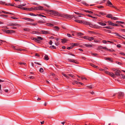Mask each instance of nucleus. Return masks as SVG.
I'll return each instance as SVG.
<instances>
[{
  "instance_id": "obj_38",
  "label": "nucleus",
  "mask_w": 125,
  "mask_h": 125,
  "mask_svg": "<svg viewBox=\"0 0 125 125\" xmlns=\"http://www.w3.org/2000/svg\"><path fill=\"white\" fill-rule=\"evenodd\" d=\"M87 16L89 17H91L92 18H94L95 19H97V17H93V16H92L90 15H87Z\"/></svg>"
},
{
  "instance_id": "obj_8",
  "label": "nucleus",
  "mask_w": 125,
  "mask_h": 125,
  "mask_svg": "<svg viewBox=\"0 0 125 125\" xmlns=\"http://www.w3.org/2000/svg\"><path fill=\"white\" fill-rule=\"evenodd\" d=\"M74 12L75 14L77 15H79L78 16L80 17H82L81 15H84L82 13H80L78 12Z\"/></svg>"
},
{
  "instance_id": "obj_48",
  "label": "nucleus",
  "mask_w": 125,
  "mask_h": 125,
  "mask_svg": "<svg viewBox=\"0 0 125 125\" xmlns=\"http://www.w3.org/2000/svg\"><path fill=\"white\" fill-rule=\"evenodd\" d=\"M1 84H0V93L1 94L2 93V91L1 90Z\"/></svg>"
},
{
  "instance_id": "obj_52",
  "label": "nucleus",
  "mask_w": 125,
  "mask_h": 125,
  "mask_svg": "<svg viewBox=\"0 0 125 125\" xmlns=\"http://www.w3.org/2000/svg\"><path fill=\"white\" fill-rule=\"evenodd\" d=\"M108 23H109V24L110 25H112L113 22H112L110 21H108L107 22Z\"/></svg>"
},
{
  "instance_id": "obj_4",
  "label": "nucleus",
  "mask_w": 125,
  "mask_h": 125,
  "mask_svg": "<svg viewBox=\"0 0 125 125\" xmlns=\"http://www.w3.org/2000/svg\"><path fill=\"white\" fill-rule=\"evenodd\" d=\"M42 39V38L40 37H37V38H34L33 39V40L35 41L38 42H39L40 40Z\"/></svg>"
},
{
  "instance_id": "obj_26",
  "label": "nucleus",
  "mask_w": 125,
  "mask_h": 125,
  "mask_svg": "<svg viewBox=\"0 0 125 125\" xmlns=\"http://www.w3.org/2000/svg\"><path fill=\"white\" fill-rule=\"evenodd\" d=\"M49 47L52 49H56V47L54 45L51 46Z\"/></svg>"
},
{
  "instance_id": "obj_5",
  "label": "nucleus",
  "mask_w": 125,
  "mask_h": 125,
  "mask_svg": "<svg viewBox=\"0 0 125 125\" xmlns=\"http://www.w3.org/2000/svg\"><path fill=\"white\" fill-rule=\"evenodd\" d=\"M68 60L70 62H72L74 63H76L77 64H79V62H78L73 59H68Z\"/></svg>"
},
{
  "instance_id": "obj_47",
  "label": "nucleus",
  "mask_w": 125,
  "mask_h": 125,
  "mask_svg": "<svg viewBox=\"0 0 125 125\" xmlns=\"http://www.w3.org/2000/svg\"><path fill=\"white\" fill-rule=\"evenodd\" d=\"M22 9L25 10H29V8H22Z\"/></svg>"
},
{
  "instance_id": "obj_20",
  "label": "nucleus",
  "mask_w": 125,
  "mask_h": 125,
  "mask_svg": "<svg viewBox=\"0 0 125 125\" xmlns=\"http://www.w3.org/2000/svg\"><path fill=\"white\" fill-rule=\"evenodd\" d=\"M103 28H106L108 29H113V27L109 26L104 27H103Z\"/></svg>"
},
{
  "instance_id": "obj_36",
  "label": "nucleus",
  "mask_w": 125,
  "mask_h": 125,
  "mask_svg": "<svg viewBox=\"0 0 125 125\" xmlns=\"http://www.w3.org/2000/svg\"><path fill=\"white\" fill-rule=\"evenodd\" d=\"M54 25L52 24L47 23V26L52 27Z\"/></svg>"
},
{
  "instance_id": "obj_33",
  "label": "nucleus",
  "mask_w": 125,
  "mask_h": 125,
  "mask_svg": "<svg viewBox=\"0 0 125 125\" xmlns=\"http://www.w3.org/2000/svg\"><path fill=\"white\" fill-rule=\"evenodd\" d=\"M106 60H108L109 61H111V62H113V61L111 60V58H107L106 59Z\"/></svg>"
},
{
  "instance_id": "obj_17",
  "label": "nucleus",
  "mask_w": 125,
  "mask_h": 125,
  "mask_svg": "<svg viewBox=\"0 0 125 125\" xmlns=\"http://www.w3.org/2000/svg\"><path fill=\"white\" fill-rule=\"evenodd\" d=\"M121 72V71L120 70V72H115V75H116L117 76H120V73Z\"/></svg>"
},
{
  "instance_id": "obj_7",
  "label": "nucleus",
  "mask_w": 125,
  "mask_h": 125,
  "mask_svg": "<svg viewBox=\"0 0 125 125\" xmlns=\"http://www.w3.org/2000/svg\"><path fill=\"white\" fill-rule=\"evenodd\" d=\"M36 33H42L43 34H47V31H41V32H37Z\"/></svg>"
},
{
  "instance_id": "obj_53",
  "label": "nucleus",
  "mask_w": 125,
  "mask_h": 125,
  "mask_svg": "<svg viewBox=\"0 0 125 125\" xmlns=\"http://www.w3.org/2000/svg\"><path fill=\"white\" fill-rule=\"evenodd\" d=\"M88 36H83V38H84V39H86L87 40V38H88Z\"/></svg>"
},
{
  "instance_id": "obj_46",
  "label": "nucleus",
  "mask_w": 125,
  "mask_h": 125,
  "mask_svg": "<svg viewBox=\"0 0 125 125\" xmlns=\"http://www.w3.org/2000/svg\"><path fill=\"white\" fill-rule=\"evenodd\" d=\"M15 31H14L12 30H10L9 33H13L15 32Z\"/></svg>"
},
{
  "instance_id": "obj_32",
  "label": "nucleus",
  "mask_w": 125,
  "mask_h": 125,
  "mask_svg": "<svg viewBox=\"0 0 125 125\" xmlns=\"http://www.w3.org/2000/svg\"><path fill=\"white\" fill-rule=\"evenodd\" d=\"M114 71H115V72H120V70L115 68H113L112 69Z\"/></svg>"
},
{
  "instance_id": "obj_3",
  "label": "nucleus",
  "mask_w": 125,
  "mask_h": 125,
  "mask_svg": "<svg viewBox=\"0 0 125 125\" xmlns=\"http://www.w3.org/2000/svg\"><path fill=\"white\" fill-rule=\"evenodd\" d=\"M118 97L119 98L121 99L123 97L124 95V93L121 92H119L118 93Z\"/></svg>"
},
{
  "instance_id": "obj_11",
  "label": "nucleus",
  "mask_w": 125,
  "mask_h": 125,
  "mask_svg": "<svg viewBox=\"0 0 125 125\" xmlns=\"http://www.w3.org/2000/svg\"><path fill=\"white\" fill-rule=\"evenodd\" d=\"M94 26L93 28L96 29H99L101 28V26H98V25L95 24H94Z\"/></svg>"
},
{
  "instance_id": "obj_41",
  "label": "nucleus",
  "mask_w": 125,
  "mask_h": 125,
  "mask_svg": "<svg viewBox=\"0 0 125 125\" xmlns=\"http://www.w3.org/2000/svg\"><path fill=\"white\" fill-rule=\"evenodd\" d=\"M71 45H72V46H73V47L74 46H76L77 44L76 43H72Z\"/></svg>"
},
{
  "instance_id": "obj_13",
  "label": "nucleus",
  "mask_w": 125,
  "mask_h": 125,
  "mask_svg": "<svg viewBox=\"0 0 125 125\" xmlns=\"http://www.w3.org/2000/svg\"><path fill=\"white\" fill-rule=\"evenodd\" d=\"M8 26H17L18 25L16 23H11L7 25Z\"/></svg>"
},
{
  "instance_id": "obj_42",
  "label": "nucleus",
  "mask_w": 125,
  "mask_h": 125,
  "mask_svg": "<svg viewBox=\"0 0 125 125\" xmlns=\"http://www.w3.org/2000/svg\"><path fill=\"white\" fill-rule=\"evenodd\" d=\"M94 42L96 43H98L100 42V41L99 40L95 39L94 40Z\"/></svg>"
},
{
  "instance_id": "obj_25",
  "label": "nucleus",
  "mask_w": 125,
  "mask_h": 125,
  "mask_svg": "<svg viewBox=\"0 0 125 125\" xmlns=\"http://www.w3.org/2000/svg\"><path fill=\"white\" fill-rule=\"evenodd\" d=\"M6 86H3V88L4 89V91L6 92H8L9 91V90L8 89H6Z\"/></svg>"
},
{
  "instance_id": "obj_51",
  "label": "nucleus",
  "mask_w": 125,
  "mask_h": 125,
  "mask_svg": "<svg viewBox=\"0 0 125 125\" xmlns=\"http://www.w3.org/2000/svg\"><path fill=\"white\" fill-rule=\"evenodd\" d=\"M15 50H17L18 51H22V50H24V51H25V49L24 50V49H16V48H15Z\"/></svg>"
},
{
  "instance_id": "obj_27",
  "label": "nucleus",
  "mask_w": 125,
  "mask_h": 125,
  "mask_svg": "<svg viewBox=\"0 0 125 125\" xmlns=\"http://www.w3.org/2000/svg\"><path fill=\"white\" fill-rule=\"evenodd\" d=\"M91 65L93 67L95 68H98V67L97 66H96L93 64H91Z\"/></svg>"
},
{
  "instance_id": "obj_9",
  "label": "nucleus",
  "mask_w": 125,
  "mask_h": 125,
  "mask_svg": "<svg viewBox=\"0 0 125 125\" xmlns=\"http://www.w3.org/2000/svg\"><path fill=\"white\" fill-rule=\"evenodd\" d=\"M74 21L76 22L80 23H83V21L79 20H75Z\"/></svg>"
},
{
  "instance_id": "obj_37",
  "label": "nucleus",
  "mask_w": 125,
  "mask_h": 125,
  "mask_svg": "<svg viewBox=\"0 0 125 125\" xmlns=\"http://www.w3.org/2000/svg\"><path fill=\"white\" fill-rule=\"evenodd\" d=\"M77 35L79 36H82L83 35V34L81 32L78 33H77Z\"/></svg>"
},
{
  "instance_id": "obj_57",
  "label": "nucleus",
  "mask_w": 125,
  "mask_h": 125,
  "mask_svg": "<svg viewBox=\"0 0 125 125\" xmlns=\"http://www.w3.org/2000/svg\"><path fill=\"white\" fill-rule=\"evenodd\" d=\"M19 63L21 65L23 64L24 65H25V64H26V63H25L24 62H19Z\"/></svg>"
},
{
  "instance_id": "obj_6",
  "label": "nucleus",
  "mask_w": 125,
  "mask_h": 125,
  "mask_svg": "<svg viewBox=\"0 0 125 125\" xmlns=\"http://www.w3.org/2000/svg\"><path fill=\"white\" fill-rule=\"evenodd\" d=\"M106 5L109 7H113V6L111 2L109 0L107 1Z\"/></svg>"
},
{
  "instance_id": "obj_19",
  "label": "nucleus",
  "mask_w": 125,
  "mask_h": 125,
  "mask_svg": "<svg viewBox=\"0 0 125 125\" xmlns=\"http://www.w3.org/2000/svg\"><path fill=\"white\" fill-rule=\"evenodd\" d=\"M82 4H83L85 6H89V5L86 3V2L84 1H83L82 2Z\"/></svg>"
},
{
  "instance_id": "obj_10",
  "label": "nucleus",
  "mask_w": 125,
  "mask_h": 125,
  "mask_svg": "<svg viewBox=\"0 0 125 125\" xmlns=\"http://www.w3.org/2000/svg\"><path fill=\"white\" fill-rule=\"evenodd\" d=\"M94 26L93 28L96 29H99L101 28V26H98V25L95 24H94Z\"/></svg>"
},
{
  "instance_id": "obj_31",
  "label": "nucleus",
  "mask_w": 125,
  "mask_h": 125,
  "mask_svg": "<svg viewBox=\"0 0 125 125\" xmlns=\"http://www.w3.org/2000/svg\"><path fill=\"white\" fill-rule=\"evenodd\" d=\"M118 18H117L114 17H113L112 16V17L111 19H113L114 20H117L118 19Z\"/></svg>"
},
{
  "instance_id": "obj_22",
  "label": "nucleus",
  "mask_w": 125,
  "mask_h": 125,
  "mask_svg": "<svg viewBox=\"0 0 125 125\" xmlns=\"http://www.w3.org/2000/svg\"><path fill=\"white\" fill-rule=\"evenodd\" d=\"M83 23L84 24H85V25H89V26L90 24V23L89 22H87L86 21H83Z\"/></svg>"
},
{
  "instance_id": "obj_1",
  "label": "nucleus",
  "mask_w": 125,
  "mask_h": 125,
  "mask_svg": "<svg viewBox=\"0 0 125 125\" xmlns=\"http://www.w3.org/2000/svg\"><path fill=\"white\" fill-rule=\"evenodd\" d=\"M50 15H54L57 17L60 16L62 17L69 19H72L73 17L77 18L75 15H70L66 14H62L59 13L55 11L52 10H47V16Z\"/></svg>"
},
{
  "instance_id": "obj_43",
  "label": "nucleus",
  "mask_w": 125,
  "mask_h": 125,
  "mask_svg": "<svg viewBox=\"0 0 125 125\" xmlns=\"http://www.w3.org/2000/svg\"><path fill=\"white\" fill-rule=\"evenodd\" d=\"M94 24H92L90 23V24L89 26L92 28H93V27H94L93 26H94Z\"/></svg>"
},
{
  "instance_id": "obj_35",
  "label": "nucleus",
  "mask_w": 125,
  "mask_h": 125,
  "mask_svg": "<svg viewBox=\"0 0 125 125\" xmlns=\"http://www.w3.org/2000/svg\"><path fill=\"white\" fill-rule=\"evenodd\" d=\"M54 29L56 31H58L59 30V27L57 26H55L54 27Z\"/></svg>"
},
{
  "instance_id": "obj_21",
  "label": "nucleus",
  "mask_w": 125,
  "mask_h": 125,
  "mask_svg": "<svg viewBox=\"0 0 125 125\" xmlns=\"http://www.w3.org/2000/svg\"><path fill=\"white\" fill-rule=\"evenodd\" d=\"M112 17V15L110 14H107L106 16V17L107 18H111V19Z\"/></svg>"
},
{
  "instance_id": "obj_58",
  "label": "nucleus",
  "mask_w": 125,
  "mask_h": 125,
  "mask_svg": "<svg viewBox=\"0 0 125 125\" xmlns=\"http://www.w3.org/2000/svg\"><path fill=\"white\" fill-rule=\"evenodd\" d=\"M119 54L124 56L125 55V53L122 52H120Z\"/></svg>"
},
{
  "instance_id": "obj_18",
  "label": "nucleus",
  "mask_w": 125,
  "mask_h": 125,
  "mask_svg": "<svg viewBox=\"0 0 125 125\" xmlns=\"http://www.w3.org/2000/svg\"><path fill=\"white\" fill-rule=\"evenodd\" d=\"M109 75L115 78V74L112 72H110Z\"/></svg>"
},
{
  "instance_id": "obj_14",
  "label": "nucleus",
  "mask_w": 125,
  "mask_h": 125,
  "mask_svg": "<svg viewBox=\"0 0 125 125\" xmlns=\"http://www.w3.org/2000/svg\"><path fill=\"white\" fill-rule=\"evenodd\" d=\"M94 38L92 37H89V36H88V38H87V40L89 41H91L94 40Z\"/></svg>"
},
{
  "instance_id": "obj_61",
  "label": "nucleus",
  "mask_w": 125,
  "mask_h": 125,
  "mask_svg": "<svg viewBox=\"0 0 125 125\" xmlns=\"http://www.w3.org/2000/svg\"><path fill=\"white\" fill-rule=\"evenodd\" d=\"M116 46L118 48H120L121 47V45L120 44H118L116 45Z\"/></svg>"
},
{
  "instance_id": "obj_34",
  "label": "nucleus",
  "mask_w": 125,
  "mask_h": 125,
  "mask_svg": "<svg viewBox=\"0 0 125 125\" xmlns=\"http://www.w3.org/2000/svg\"><path fill=\"white\" fill-rule=\"evenodd\" d=\"M104 31L110 33L111 32V31L109 30H107L105 29H104Z\"/></svg>"
},
{
  "instance_id": "obj_60",
  "label": "nucleus",
  "mask_w": 125,
  "mask_h": 125,
  "mask_svg": "<svg viewBox=\"0 0 125 125\" xmlns=\"http://www.w3.org/2000/svg\"><path fill=\"white\" fill-rule=\"evenodd\" d=\"M52 42L51 40H50V42H49V44L50 45H52Z\"/></svg>"
},
{
  "instance_id": "obj_23",
  "label": "nucleus",
  "mask_w": 125,
  "mask_h": 125,
  "mask_svg": "<svg viewBox=\"0 0 125 125\" xmlns=\"http://www.w3.org/2000/svg\"><path fill=\"white\" fill-rule=\"evenodd\" d=\"M84 45L85 46L87 47H92V45H91L90 44H84Z\"/></svg>"
},
{
  "instance_id": "obj_29",
  "label": "nucleus",
  "mask_w": 125,
  "mask_h": 125,
  "mask_svg": "<svg viewBox=\"0 0 125 125\" xmlns=\"http://www.w3.org/2000/svg\"><path fill=\"white\" fill-rule=\"evenodd\" d=\"M4 32H5L7 33H9L10 30L4 29L3 31Z\"/></svg>"
},
{
  "instance_id": "obj_15",
  "label": "nucleus",
  "mask_w": 125,
  "mask_h": 125,
  "mask_svg": "<svg viewBox=\"0 0 125 125\" xmlns=\"http://www.w3.org/2000/svg\"><path fill=\"white\" fill-rule=\"evenodd\" d=\"M98 23L101 26H104L106 25V24L103 23V22H98Z\"/></svg>"
},
{
  "instance_id": "obj_16",
  "label": "nucleus",
  "mask_w": 125,
  "mask_h": 125,
  "mask_svg": "<svg viewBox=\"0 0 125 125\" xmlns=\"http://www.w3.org/2000/svg\"><path fill=\"white\" fill-rule=\"evenodd\" d=\"M23 19H24V20H27L28 21H34V20L30 18H23Z\"/></svg>"
},
{
  "instance_id": "obj_62",
  "label": "nucleus",
  "mask_w": 125,
  "mask_h": 125,
  "mask_svg": "<svg viewBox=\"0 0 125 125\" xmlns=\"http://www.w3.org/2000/svg\"><path fill=\"white\" fill-rule=\"evenodd\" d=\"M29 14L31 16H36V15H35L33 14L32 13H30Z\"/></svg>"
},
{
  "instance_id": "obj_24",
  "label": "nucleus",
  "mask_w": 125,
  "mask_h": 125,
  "mask_svg": "<svg viewBox=\"0 0 125 125\" xmlns=\"http://www.w3.org/2000/svg\"><path fill=\"white\" fill-rule=\"evenodd\" d=\"M35 8V7H31L30 8H29V10L33 11L35 10V8Z\"/></svg>"
},
{
  "instance_id": "obj_50",
  "label": "nucleus",
  "mask_w": 125,
  "mask_h": 125,
  "mask_svg": "<svg viewBox=\"0 0 125 125\" xmlns=\"http://www.w3.org/2000/svg\"><path fill=\"white\" fill-rule=\"evenodd\" d=\"M0 4H1L4 5L5 4V2L4 1H0Z\"/></svg>"
},
{
  "instance_id": "obj_30",
  "label": "nucleus",
  "mask_w": 125,
  "mask_h": 125,
  "mask_svg": "<svg viewBox=\"0 0 125 125\" xmlns=\"http://www.w3.org/2000/svg\"><path fill=\"white\" fill-rule=\"evenodd\" d=\"M84 11L86 12H87L90 13H93V12L90 10H84Z\"/></svg>"
},
{
  "instance_id": "obj_12",
  "label": "nucleus",
  "mask_w": 125,
  "mask_h": 125,
  "mask_svg": "<svg viewBox=\"0 0 125 125\" xmlns=\"http://www.w3.org/2000/svg\"><path fill=\"white\" fill-rule=\"evenodd\" d=\"M61 40H62L61 42L63 43H64L66 42L67 41V40L65 38H64L63 39H61Z\"/></svg>"
},
{
  "instance_id": "obj_44",
  "label": "nucleus",
  "mask_w": 125,
  "mask_h": 125,
  "mask_svg": "<svg viewBox=\"0 0 125 125\" xmlns=\"http://www.w3.org/2000/svg\"><path fill=\"white\" fill-rule=\"evenodd\" d=\"M0 16H3L4 17H5L6 18H7L8 17V16L7 15H5L1 14L0 15Z\"/></svg>"
},
{
  "instance_id": "obj_49",
  "label": "nucleus",
  "mask_w": 125,
  "mask_h": 125,
  "mask_svg": "<svg viewBox=\"0 0 125 125\" xmlns=\"http://www.w3.org/2000/svg\"><path fill=\"white\" fill-rule=\"evenodd\" d=\"M115 33L116 34V36H118L119 37H122V36H121V35H119L118 33Z\"/></svg>"
},
{
  "instance_id": "obj_56",
  "label": "nucleus",
  "mask_w": 125,
  "mask_h": 125,
  "mask_svg": "<svg viewBox=\"0 0 125 125\" xmlns=\"http://www.w3.org/2000/svg\"><path fill=\"white\" fill-rule=\"evenodd\" d=\"M34 63L35 64H37L39 65H41V64H40L39 63L36 62H34Z\"/></svg>"
},
{
  "instance_id": "obj_64",
  "label": "nucleus",
  "mask_w": 125,
  "mask_h": 125,
  "mask_svg": "<svg viewBox=\"0 0 125 125\" xmlns=\"http://www.w3.org/2000/svg\"><path fill=\"white\" fill-rule=\"evenodd\" d=\"M116 63L119 64V65H121L122 64V63L120 62H116Z\"/></svg>"
},
{
  "instance_id": "obj_63",
  "label": "nucleus",
  "mask_w": 125,
  "mask_h": 125,
  "mask_svg": "<svg viewBox=\"0 0 125 125\" xmlns=\"http://www.w3.org/2000/svg\"><path fill=\"white\" fill-rule=\"evenodd\" d=\"M102 41L103 43L105 44L107 42V41L104 40L103 41Z\"/></svg>"
},
{
  "instance_id": "obj_28",
  "label": "nucleus",
  "mask_w": 125,
  "mask_h": 125,
  "mask_svg": "<svg viewBox=\"0 0 125 125\" xmlns=\"http://www.w3.org/2000/svg\"><path fill=\"white\" fill-rule=\"evenodd\" d=\"M62 75L64 76L65 77H66L67 78L69 79V76L67 75L66 74H64V73H62Z\"/></svg>"
},
{
  "instance_id": "obj_40",
  "label": "nucleus",
  "mask_w": 125,
  "mask_h": 125,
  "mask_svg": "<svg viewBox=\"0 0 125 125\" xmlns=\"http://www.w3.org/2000/svg\"><path fill=\"white\" fill-rule=\"evenodd\" d=\"M43 71V68H41L39 69V71L41 73Z\"/></svg>"
},
{
  "instance_id": "obj_54",
  "label": "nucleus",
  "mask_w": 125,
  "mask_h": 125,
  "mask_svg": "<svg viewBox=\"0 0 125 125\" xmlns=\"http://www.w3.org/2000/svg\"><path fill=\"white\" fill-rule=\"evenodd\" d=\"M97 7L98 8H99L101 9L104 8V7L102 6H97Z\"/></svg>"
},
{
  "instance_id": "obj_55",
  "label": "nucleus",
  "mask_w": 125,
  "mask_h": 125,
  "mask_svg": "<svg viewBox=\"0 0 125 125\" xmlns=\"http://www.w3.org/2000/svg\"><path fill=\"white\" fill-rule=\"evenodd\" d=\"M122 77L124 79H125V76L123 74H121Z\"/></svg>"
},
{
  "instance_id": "obj_39",
  "label": "nucleus",
  "mask_w": 125,
  "mask_h": 125,
  "mask_svg": "<svg viewBox=\"0 0 125 125\" xmlns=\"http://www.w3.org/2000/svg\"><path fill=\"white\" fill-rule=\"evenodd\" d=\"M87 87L89 89H92L93 88V87L91 85L88 86H87Z\"/></svg>"
},
{
  "instance_id": "obj_45",
  "label": "nucleus",
  "mask_w": 125,
  "mask_h": 125,
  "mask_svg": "<svg viewBox=\"0 0 125 125\" xmlns=\"http://www.w3.org/2000/svg\"><path fill=\"white\" fill-rule=\"evenodd\" d=\"M73 48V46H71L70 47H67V49L68 50H69L72 49Z\"/></svg>"
},
{
  "instance_id": "obj_2",
  "label": "nucleus",
  "mask_w": 125,
  "mask_h": 125,
  "mask_svg": "<svg viewBox=\"0 0 125 125\" xmlns=\"http://www.w3.org/2000/svg\"><path fill=\"white\" fill-rule=\"evenodd\" d=\"M35 10H44L45 11L46 10L45 9H44L42 6H38L37 7H35Z\"/></svg>"
},
{
  "instance_id": "obj_59",
  "label": "nucleus",
  "mask_w": 125,
  "mask_h": 125,
  "mask_svg": "<svg viewBox=\"0 0 125 125\" xmlns=\"http://www.w3.org/2000/svg\"><path fill=\"white\" fill-rule=\"evenodd\" d=\"M68 75L69 76H70L72 78L74 77H75V76L74 75H72L71 74H69Z\"/></svg>"
}]
</instances>
